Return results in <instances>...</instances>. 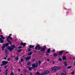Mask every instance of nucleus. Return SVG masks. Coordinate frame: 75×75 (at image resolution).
Returning <instances> with one entry per match:
<instances>
[{"mask_svg": "<svg viewBox=\"0 0 75 75\" xmlns=\"http://www.w3.org/2000/svg\"><path fill=\"white\" fill-rule=\"evenodd\" d=\"M61 67H53L52 68V71H57V70H59L61 69Z\"/></svg>", "mask_w": 75, "mask_h": 75, "instance_id": "nucleus-1", "label": "nucleus"}, {"mask_svg": "<svg viewBox=\"0 0 75 75\" xmlns=\"http://www.w3.org/2000/svg\"><path fill=\"white\" fill-rule=\"evenodd\" d=\"M46 49V46L44 48H42L41 47H40V45H39V47H38V50H41L40 51L43 52Z\"/></svg>", "mask_w": 75, "mask_h": 75, "instance_id": "nucleus-2", "label": "nucleus"}, {"mask_svg": "<svg viewBox=\"0 0 75 75\" xmlns=\"http://www.w3.org/2000/svg\"><path fill=\"white\" fill-rule=\"evenodd\" d=\"M6 40L7 42H8V43L4 44L5 47H7V46H8V45H9V44H11V42L9 40V39H8V38H7Z\"/></svg>", "mask_w": 75, "mask_h": 75, "instance_id": "nucleus-3", "label": "nucleus"}, {"mask_svg": "<svg viewBox=\"0 0 75 75\" xmlns=\"http://www.w3.org/2000/svg\"><path fill=\"white\" fill-rule=\"evenodd\" d=\"M15 48V46H14V45H13L11 46V47H10V46H9L7 48L9 51H12V50H13Z\"/></svg>", "mask_w": 75, "mask_h": 75, "instance_id": "nucleus-4", "label": "nucleus"}, {"mask_svg": "<svg viewBox=\"0 0 75 75\" xmlns=\"http://www.w3.org/2000/svg\"><path fill=\"white\" fill-rule=\"evenodd\" d=\"M35 64H32V67H33V69L34 68H37L38 67V63H36Z\"/></svg>", "mask_w": 75, "mask_h": 75, "instance_id": "nucleus-5", "label": "nucleus"}, {"mask_svg": "<svg viewBox=\"0 0 75 75\" xmlns=\"http://www.w3.org/2000/svg\"><path fill=\"white\" fill-rule=\"evenodd\" d=\"M24 59H25L27 61H30V60L31 59V57L30 56H28L27 57H25Z\"/></svg>", "mask_w": 75, "mask_h": 75, "instance_id": "nucleus-6", "label": "nucleus"}, {"mask_svg": "<svg viewBox=\"0 0 75 75\" xmlns=\"http://www.w3.org/2000/svg\"><path fill=\"white\" fill-rule=\"evenodd\" d=\"M44 74L45 75H46L47 74H48L50 73V71L49 70H47L43 72Z\"/></svg>", "mask_w": 75, "mask_h": 75, "instance_id": "nucleus-7", "label": "nucleus"}, {"mask_svg": "<svg viewBox=\"0 0 75 75\" xmlns=\"http://www.w3.org/2000/svg\"><path fill=\"white\" fill-rule=\"evenodd\" d=\"M2 64H4V65H6L7 64H8V61H2Z\"/></svg>", "mask_w": 75, "mask_h": 75, "instance_id": "nucleus-8", "label": "nucleus"}, {"mask_svg": "<svg viewBox=\"0 0 75 75\" xmlns=\"http://www.w3.org/2000/svg\"><path fill=\"white\" fill-rule=\"evenodd\" d=\"M26 45V44H25V43H23L22 42H21V43L20 44V45H23V47H25V46Z\"/></svg>", "mask_w": 75, "mask_h": 75, "instance_id": "nucleus-9", "label": "nucleus"}, {"mask_svg": "<svg viewBox=\"0 0 75 75\" xmlns=\"http://www.w3.org/2000/svg\"><path fill=\"white\" fill-rule=\"evenodd\" d=\"M64 51H62L60 52H59L58 54L59 55H61L63 54L64 52Z\"/></svg>", "mask_w": 75, "mask_h": 75, "instance_id": "nucleus-10", "label": "nucleus"}, {"mask_svg": "<svg viewBox=\"0 0 75 75\" xmlns=\"http://www.w3.org/2000/svg\"><path fill=\"white\" fill-rule=\"evenodd\" d=\"M51 52V49L50 48L48 49L47 51V54H49Z\"/></svg>", "mask_w": 75, "mask_h": 75, "instance_id": "nucleus-11", "label": "nucleus"}, {"mask_svg": "<svg viewBox=\"0 0 75 75\" xmlns=\"http://www.w3.org/2000/svg\"><path fill=\"white\" fill-rule=\"evenodd\" d=\"M53 55V56L55 57V58L57 57V56H58V54L56 53H54Z\"/></svg>", "mask_w": 75, "mask_h": 75, "instance_id": "nucleus-12", "label": "nucleus"}, {"mask_svg": "<svg viewBox=\"0 0 75 75\" xmlns=\"http://www.w3.org/2000/svg\"><path fill=\"white\" fill-rule=\"evenodd\" d=\"M38 47H39V45L38 44L37 45V46L35 47V50H38Z\"/></svg>", "mask_w": 75, "mask_h": 75, "instance_id": "nucleus-13", "label": "nucleus"}, {"mask_svg": "<svg viewBox=\"0 0 75 75\" xmlns=\"http://www.w3.org/2000/svg\"><path fill=\"white\" fill-rule=\"evenodd\" d=\"M40 72H38V71H37L36 72V73L35 74V75H40Z\"/></svg>", "mask_w": 75, "mask_h": 75, "instance_id": "nucleus-14", "label": "nucleus"}, {"mask_svg": "<svg viewBox=\"0 0 75 75\" xmlns=\"http://www.w3.org/2000/svg\"><path fill=\"white\" fill-rule=\"evenodd\" d=\"M63 60H65L66 59H67V58L65 56H63L62 57Z\"/></svg>", "mask_w": 75, "mask_h": 75, "instance_id": "nucleus-15", "label": "nucleus"}, {"mask_svg": "<svg viewBox=\"0 0 75 75\" xmlns=\"http://www.w3.org/2000/svg\"><path fill=\"white\" fill-rule=\"evenodd\" d=\"M34 69L33 67H29V71H32L33 69Z\"/></svg>", "mask_w": 75, "mask_h": 75, "instance_id": "nucleus-16", "label": "nucleus"}, {"mask_svg": "<svg viewBox=\"0 0 75 75\" xmlns=\"http://www.w3.org/2000/svg\"><path fill=\"white\" fill-rule=\"evenodd\" d=\"M0 42H1V43H3V42H4V41L2 40V39H1V38H0Z\"/></svg>", "mask_w": 75, "mask_h": 75, "instance_id": "nucleus-17", "label": "nucleus"}, {"mask_svg": "<svg viewBox=\"0 0 75 75\" xmlns=\"http://www.w3.org/2000/svg\"><path fill=\"white\" fill-rule=\"evenodd\" d=\"M34 46L31 45H29V48H34Z\"/></svg>", "mask_w": 75, "mask_h": 75, "instance_id": "nucleus-18", "label": "nucleus"}, {"mask_svg": "<svg viewBox=\"0 0 75 75\" xmlns=\"http://www.w3.org/2000/svg\"><path fill=\"white\" fill-rule=\"evenodd\" d=\"M1 48H2V50L3 51L4 50V48H5V45H4L1 47Z\"/></svg>", "mask_w": 75, "mask_h": 75, "instance_id": "nucleus-19", "label": "nucleus"}, {"mask_svg": "<svg viewBox=\"0 0 75 75\" xmlns=\"http://www.w3.org/2000/svg\"><path fill=\"white\" fill-rule=\"evenodd\" d=\"M23 50H21V49H19L17 51V52H21V51H22Z\"/></svg>", "mask_w": 75, "mask_h": 75, "instance_id": "nucleus-20", "label": "nucleus"}, {"mask_svg": "<svg viewBox=\"0 0 75 75\" xmlns=\"http://www.w3.org/2000/svg\"><path fill=\"white\" fill-rule=\"evenodd\" d=\"M7 71H8V70L7 69H6L5 70V72H6L5 73V75H7V74H8V72H7Z\"/></svg>", "mask_w": 75, "mask_h": 75, "instance_id": "nucleus-21", "label": "nucleus"}, {"mask_svg": "<svg viewBox=\"0 0 75 75\" xmlns=\"http://www.w3.org/2000/svg\"><path fill=\"white\" fill-rule=\"evenodd\" d=\"M9 38L11 40L13 39V38H12L11 37H10V36H9L8 37V38Z\"/></svg>", "mask_w": 75, "mask_h": 75, "instance_id": "nucleus-22", "label": "nucleus"}, {"mask_svg": "<svg viewBox=\"0 0 75 75\" xmlns=\"http://www.w3.org/2000/svg\"><path fill=\"white\" fill-rule=\"evenodd\" d=\"M32 54H33V52H29L28 54V55L29 56H30V55H31Z\"/></svg>", "mask_w": 75, "mask_h": 75, "instance_id": "nucleus-23", "label": "nucleus"}, {"mask_svg": "<svg viewBox=\"0 0 75 75\" xmlns=\"http://www.w3.org/2000/svg\"><path fill=\"white\" fill-rule=\"evenodd\" d=\"M65 67H67V62H64V63Z\"/></svg>", "mask_w": 75, "mask_h": 75, "instance_id": "nucleus-24", "label": "nucleus"}, {"mask_svg": "<svg viewBox=\"0 0 75 75\" xmlns=\"http://www.w3.org/2000/svg\"><path fill=\"white\" fill-rule=\"evenodd\" d=\"M27 50H28V52H30V51H31V49H30V48H28Z\"/></svg>", "mask_w": 75, "mask_h": 75, "instance_id": "nucleus-25", "label": "nucleus"}, {"mask_svg": "<svg viewBox=\"0 0 75 75\" xmlns=\"http://www.w3.org/2000/svg\"><path fill=\"white\" fill-rule=\"evenodd\" d=\"M58 61L60 62L62 61V59L60 57L58 59Z\"/></svg>", "mask_w": 75, "mask_h": 75, "instance_id": "nucleus-26", "label": "nucleus"}, {"mask_svg": "<svg viewBox=\"0 0 75 75\" xmlns=\"http://www.w3.org/2000/svg\"><path fill=\"white\" fill-rule=\"evenodd\" d=\"M18 57L17 56L15 57V59H16V60H18Z\"/></svg>", "mask_w": 75, "mask_h": 75, "instance_id": "nucleus-27", "label": "nucleus"}, {"mask_svg": "<svg viewBox=\"0 0 75 75\" xmlns=\"http://www.w3.org/2000/svg\"><path fill=\"white\" fill-rule=\"evenodd\" d=\"M30 64H31V62H29L27 63V65H30Z\"/></svg>", "mask_w": 75, "mask_h": 75, "instance_id": "nucleus-28", "label": "nucleus"}, {"mask_svg": "<svg viewBox=\"0 0 75 75\" xmlns=\"http://www.w3.org/2000/svg\"><path fill=\"white\" fill-rule=\"evenodd\" d=\"M61 75H67V73H62L61 74Z\"/></svg>", "mask_w": 75, "mask_h": 75, "instance_id": "nucleus-29", "label": "nucleus"}, {"mask_svg": "<svg viewBox=\"0 0 75 75\" xmlns=\"http://www.w3.org/2000/svg\"><path fill=\"white\" fill-rule=\"evenodd\" d=\"M72 68V67L71 66H68L67 67V69H71Z\"/></svg>", "mask_w": 75, "mask_h": 75, "instance_id": "nucleus-30", "label": "nucleus"}, {"mask_svg": "<svg viewBox=\"0 0 75 75\" xmlns=\"http://www.w3.org/2000/svg\"><path fill=\"white\" fill-rule=\"evenodd\" d=\"M21 61L23 62H24V60H23V59H21Z\"/></svg>", "mask_w": 75, "mask_h": 75, "instance_id": "nucleus-31", "label": "nucleus"}, {"mask_svg": "<svg viewBox=\"0 0 75 75\" xmlns=\"http://www.w3.org/2000/svg\"><path fill=\"white\" fill-rule=\"evenodd\" d=\"M11 58H10V57H9L8 58V60H7L8 61H10V59H11Z\"/></svg>", "mask_w": 75, "mask_h": 75, "instance_id": "nucleus-32", "label": "nucleus"}, {"mask_svg": "<svg viewBox=\"0 0 75 75\" xmlns=\"http://www.w3.org/2000/svg\"><path fill=\"white\" fill-rule=\"evenodd\" d=\"M10 75H14V73L13 72H11V73Z\"/></svg>", "mask_w": 75, "mask_h": 75, "instance_id": "nucleus-33", "label": "nucleus"}, {"mask_svg": "<svg viewBox=\"0 0 75 75\" xmlns=\"http://www.w3.org/2000/svg\"><path fill=\"white\" fill-rule=\"evenodd\" d=\"M23 71L25 72V73H26L27 72V71L25 69Z\"/></svg>", "mask_w": 75, "mask_h": 75, "instance_id": "nucleus-34", "label": "nucleus"}, {"mask_svg": "<svg viewBox=\"0 0 75 75\" xmlns=\"http://www.w3.org/2000/svg\"><path fill=\"white\" fill-rule=\"evenodd\" d=\"M22 48V46H20L18 48V49H20V48Z\"/></svg>", "mask_w": 75, "mask_h": 75, "instance_id": "nucleus-35", "label": "nucleus"}, {"mask_svg": "<svg viewBox=\"0 0 75 75\" xmlns=\"http://www.w3.org/2000/svg\"><path fill=\"white\" fill-rule=\"evenodd\" d=\"M52 52H55V50L54 49H53L52 50Z\"/></svg>", "mask_w": 75, "mask_h": 75, "instance_id": "nucleus-36", "label": "nucleus"}, {"mask_svg": "<svg viewBox=\"0 0 75 75\" xmlns=\"http://www.w3.org/2000/svg\"><path fill=\"white\" fill-rule=\"evenodd\" d=\"M40 75H45V74H44V73L43 72V73H40Z\"/></svg>", "mask_w": 75, "mask_h": 75, "instance_id": "nucleus-37", "label": "nucleus"}, {"mask_svg": "<svg viewBox=\"0 0 75 75\" xmlns=\"http://www.w3.org/2000/svg\"><path fill=\"white\" fill-rule=\"evenodd\" d=\"M41 60H39V64H41Z\"/></svg>", "mask_w": 75, "mask_h": 75, "instance_id": "nucleus-38", "label": "nucleus"}, {"mask_svg": "<svg viewBox=\"0 0 75 75\" xmlns=\"http://www.w3.org/2000/svg\"><path fill=\"white\" fill-rule=\"evenodd\" d=\"M5 52H7V49H5Z\"/></svg>", "mask_w": 75, "mask_h": 75, "instance_id": "nucleus-39", "label": "nucleus"}, {"mask_svg": "<svg viewBox=\"0 0 75 75\" xmlns=\"http://www.w3.org/2000/svg\"><path fill=\"white\" fill-rule=\"evenodd\" d=\"M19 63L20 65H21V62L20 61L19 62Z\"/></svg>", "mask_w": 75, "mask_h": 75, "instance_id": "nucleus-40", "label": "nucleus"}, {"mask_svg": "<svg viewBox=\"0 0 75 75\" xmlns=\"http://www.w3.org/2000/svg\"><path fill=\"white\" fill-rule=\"evenodd\" d=\"M8 65L7 66H5L4 67V68H5V69L7 67V66H8Z\"/></svg>", "mask_w": 75, "mask_h": 75, "instance_id": "nucleus-41", "label": "nucleus"}, {"mask_svg": "<svg viewBox=\"0 0 75 75\" xmlns=\"http://www.w3.org/2000/svg\"><path fill=\"white\" fill-rule=\"evenodd\" d=\"M71 74H74V71H72L71 72Z\"/></svg>", "mask_w": 75, "mask_h": 75, "instance_id": "nucleus-42", "label": "nucleus"}, {"mask_svg": "<svg viewBox=\"0 0 75 75\" xmlns=\"http://www.w3.org/2000/svg\"><path fill=\"white\" fill-rule=\"evenodd\" d=\"M0 37L1 38H2V37H3V36H2V35H0Z\"/></svg>", "mask_w": 75, "mask_h": 75, "instance_id": "nucleus-43", "label": "nucleus"}, {"mask_svg": "<svg viewBox=\"0 0 75 75\" xmlns=\"http://www.w3.org/2000/svg\"><path fill=\"white\" fill-rule=\"evenodd\" d=\"M52 63L53 64H54V63H55V62H54V61H53L52 62Z\"/></svg>", "mask_w": 75, "mask_h": 75, "instance_id": "nucleus-44", "label": "nucleus"}, {"mask_svg": "<svg viewBox=\"0 0 75 75\" xmlns=\"http://www.w3.org/2000/svg\"><path fill=\"white\" fill-rule=\"evenodd\" d=\"M3 65H4V64H1V67H2V66H3Z\"/></svg>", "mask_w": 75, "mask_h": 75, "instance_id": "nucleus-45", "label": "nucleus"}, {"mask_svg": "<svg viewBox=\"0 0 75 75\" xmlns=\"http://www.w3.org/2000/svg\"><path fill=\"white\" fill-rule=\"evenodd\" d=\"M3 39V40H4L5 38H4V37H2V38H1Z\"/></svg>", "mask_w": 75, "mask_h": 75, "instance_id": "nucleus-46", "label": "nucleus"}, {"mask_svg": "<svg viewBox=\"0 0 75 75\" xmlns=\"http://www.w3.org/2000/svg\"><path fill=\"white\" fill-rule=\"evenodd\" d=\"M47 61H48V62H50V59H47Z\"/></svg>", "mask_w": 75, "mask_h": 75, "instance_id": "nucleus-47", "label": "nucleus"}, {"mask_svg": "<svg viewBox=\"0 0 75 75\" xmlns=\"http://www.w3.org/2000/svg\"><path fill=\"white\" fill-rule=\"evenodd\" d=\"M30 75H33V74L31 72L30 73Z\"/></svg>", "mask_w": 75, "mask_h": 75, "instance_id": "nucleus-48", "label": "nucleus"}, {"mask_svg": "<svg viewBox=\"0 0 75 75\" xmlns=\"http://www.w3.org/2000/svg\"><path fill=\"white\" fill-rule=\"evenodd\" d=\"M35 59H33V62H34V61H35Z\"/></svg>", "mask_w": 75, "mask_h": 75, "instance_id": "nucleus-49", "label": "nucleus"}, {"mask_svg": "<svg viewBox=\"0 0 75 75\" xmlns=\"http://www.w3.org/2000/svg\"><path fill=\"white\" fill-rule=\"evenodd\" d=\"M11 35H12V34H9V36H10V37L11 36Z\"/></svg>", "mask_w": 75, "mask_h": 75, "instance_id": "nucleus-50", "label": "nucleus"}, {"mask_svg": "<svg viewBox=\"0 0 75 75\" xmlns=\"http://www.w3.org/2000/svg\"><path fill=\"white\" fill-rule=\"evenodd\" d=\"M37 51L36 50H34V52H37Z\"/></svg>", "mask_w": 75, "mask_h": 75, "instance_id": "nucleus-51", "label": "nucleus"}, {"mask_svg": "<svg viewBox=\"0 0 75 75\" xmlns=\"http://www.w3.org/2000/svg\"><path fill=\"white\" fill-rule=\"evenodd\" d=\"M46 55H47V56L49 55V54H46Z\"/></svg>", "mask_w": 75, "mask_h": 75, "instance_id": "nucleus-52", "label": "nucleus"}, {"mask_svg": "<svg viewBox=\"0 0 75 75\" xmlns=\"http://www.w3.org/2000/svg\"><path fill=\"white\" fill-rule=\"evenodd\" d=\"M7 59V58L6 57H4V59Z\"/></svg>", "mask_w": 75, "mask_h": 75, "instance_id": "nucleus-53", "label": "nucleus"}, {"mask_svg": "<svg viewBox=\"0 0 75 75\" xmlns=\"http://www.w3.org/2000/svg\"><path fill=\"white\" fill-rule=\"evenodd\" d=\"M18 71H21V70L20 69H18Z\"/></svg>", "mask_w": 75, "mask_h": 75, "instance_id": "nucleus-54", "label": "nucleus"}, {"mask_svg": "<svg viewBox=\"0 0 75 75\" xmlns=\"http://www.w3.org/2000/svg\"><path fill=\"white\" fill-rule=\"evenodd\" d=\"M67 53H68V52H65V54H67Z\"/></svg>", "mask_w": 75, "mask_h": 75, "instance_id": "nucleus-55", "label": "nucleus"}, {"mask_svg": "<svg viewBox=\"0 0 75 75\" xmlns=\"http://www.w3.org/2000/svg\"><path fill=\"white\" fill-rule=\"evenodd\" d=\"M1 72V69H0V72Z\"/></svg>", "mask_w": 75, "mask_h": 75, "instance_id": "nucleus-56", "label": "nucleus"}, {"mask_svg": "<svg viewBox=\"0 0 75 75\" xmlns=\"http://www.w3.org/2000/svg\"><path fill=\"white\" fill-rule=\"evenodd\" d=\"M41 65V64L39 63V65Z\"/></svg>", "mask_w": 75, "mask_h": 75, "instance_id": "nucleus-57", "label": "nucleus"}, {"mask_svg": "<svg viewBox=\"0 0 75 75\" xmlns=\"http://www.w3.org/2000/svg\"><path fill=\"white\" fill-rule=\"evenodd\" d=\"M8 56H7V55L6 56V57H7Z\"/></svg>", "mask_w": 75, "mask_h": 75, "instance_id": "nucleus-58", "label": "nucleus"}, {"mask_svg": "<svg viewBox=\"0 0 75 75\" xmlns=\"http://www.w3.org/2000/svg\"><path fill=\"white\" fill-rule=\"evenodd\" d=\"M2 32V31H1V30H0V32Z\"/></svg>", "mask_w": 75, "mask_h": 75, "instance_id": "nucleus-59", "label": "nucleus"}, {"mask_svg": "<svg viewBox=\"0 0 75 75\" xmlns=\"http://www.w3.org/2000/svg\"><path fill=\"white\" fill-rule=\"evenodd\" d=\"M13 58H14V56H13Z\"/></svg>", "mask_w": 75, "mask_h": 75, "instance_id": "nucleus-60", "label": "nucleus"}, {"mask_svg": "<svg viewBox=\"0 0 75 75\" xmlns=\"http://www.w3.org/2000/svg\"><path fill=\"white\" fill-rule=\"evenodd\" d=\"M1 34H2V33H1Z\"/></svg>", "mask_w": 75, "mask_h": 75, "instance_id": "nucleus-61", "label": "nucleus"}]
</instances>
